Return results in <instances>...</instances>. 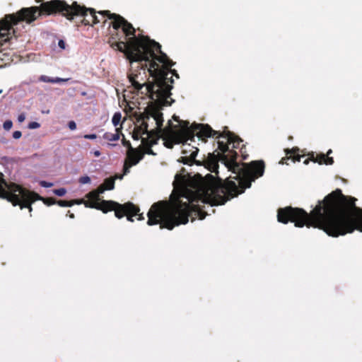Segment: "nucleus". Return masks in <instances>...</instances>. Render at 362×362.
Here are the masks:
<instances>
[{"instance_id":"1","label":"nucleus","mask_w":362,"mask_h":362,"mask_svg":"<svg viewBox=\"0 0 362 362\" xmlns=\"http://www.w3.org/2000/svg\"><path fill=\"white\" fill-rule=\"evenodd\" d=\"M194 127L195 129H200L199 136H204V139L216 137L226 140H218V148L223 153L221 160L225 166L229 171L236 174L234 178L238 180V185L228 178L223 181L221 178L216 179L208 174L206 180L201 177L194 184L193 189L184 188L179 197L171 205L164 201L154 203L147 214L148 226L160 224V228L172 230L176 226L186 224L189 217L192 221L196 216L204 219L206 213L202 211L195 202H201L211 206L223 205L230 199L243 193L245 189L251 187L252 182L264 175L265 164L262 160L243 164L237 162L238 154L235 151L230 150L229 145L231 144L233 148H240L243 140L238 136L228 130L223 132L214 130L209 124Z\"/></svg>"},{"instance_id":"2","label":"nucleus","mask_w":362,"mask_h":362,"mask_svg":"<svg viewBox=\"0 0 362 362\" xmlns=\"http://www.w3.org/2000/svg\"><path fill=\"white\" fill-rule=\"evenodd\" d=\"M356 200L337 189L319 201L310 214L305 211V226L322 229L334 238L362 232V208L356 206Z\"/></svg>"},{"instance_id":"3","label":"nucleus","mask_w":362,"mask_h":362,"mask_svg":"<svg viewBox=\"0 0 362 362\" xmlns=\"http://www.w3.org/2000/svg\"><path fill=\"white\" fill-rule=\"evenodd\" d=\"M101 13L114 19L112 23L114 32L110 34L107 41L112 49L124 53L131 63L144 62L150 64L158 61L163 64L162 66L159 65V68L167 72V77L171 73L179 78L176 70L170 69L175 62L161 50V45L158 42L151 40L148 36L136 37V29L122 16L115 13L111 14L109 11Z\"/></svg>"},{"instance_id":"4","label":"nucleus","mask_w":362,"mask_h":362,"mask_svg":"<svg viewBox=\"0 0 362 362\" xmlns=\"http://www.w3.org/2000/svg\"><path fill=\"white\" fill-rule=\"evenodd\" d=\"M40 3L39 6H30L22 8L18 11L12 14H7L0 21L1 33L5 35L6 41L9 38L11 32L15 35V30L13 26L17 25L19 22L24 21L28 24L33 23L40 16H51L60 14L69 21H73L75 18L83 17L81 23L85 25L93 26L102 21L105 17L108 15L101 13L105 11H96L93 8H87L83 5L78 4L76 1H73L69 4L64 0H51L44 2L43 0H35ZM110 13L112 14L110 11ZM110 26L112 27L113 18Z\"/></svg>"},{"instance_id":"5","label":"nucleus","mask_w":362,"mask_h":362,"mask_svg":"<svg viewBox=\"0 0 362 362\" xmlns=\"http://www.w3.org/2000/svg\"><path fill=\"white\" fill-rule=\"evenodd\" d=\"M166 71L159 68L157 62L141 64L134 70L132 69L128 78L134 90L156 100L163 105H170L168 98L171 95L174 80L167 77Z\"/></svg>"},{"instance_id":"6","label":"nucleus","mask_w":362,"mask_h":362,"mask_svg":"<svg viewBox=\"0 0 362 362\" xmlns=\"http://www.w3.org/2000/svg\"><path fill=\"white\" fill-rule=\"evenodd\" d=\"M0 198L6 199L13 206H19L21 209L27 208L31 213L32 204L42 199V197L16 183L7 182L3 173H0Z\"/></svg>"},{"instance_id":"7","label":"nucleus","mask_w":362,"mask_h":362,"mask_svg":"<svg viewBox=\"0 0 362 362\" xmlns=\"http://www.w3.org/2000/svg\"><path fill=\"white\" fill-rule=\"evenodd\" d=\"M154 104L148 105L144 112H135L134 116L136 117L137 122H141L140 129L142 130V133L145 134L148 132V123L147 120L150 119V117H153L156 124V129L155 131L158 132H167L170 131L168 129H163V113L160 112V108L159 106H164L156 100V98H154Z\"/></svg>"},{"instance_id":"8","label":"nucleus","mask_w":362,"mask_h":362,"mask_svg":"<svg viewBox=\"0 0 362 362\" xmlns=\"http://www.w3.org/2000/svg\"><path fill=\"white\" fill-rule=\"evenodd\" d=\"M103 192L100 191L98 187L96 189H94L86 194L88 200L84 201L83 199L82 203L86 207L96 209L102 211L106 214L108 211H112L114 209V205L116 204V202L112 200H102L100 201V194H103Z\"/></svg>"},{"instance_id":"9","label":"nucleus","mask_w":362,"mask_h":362,"mask_svg":"<svg viewBox=\"0 0 362 362\" xmlns=\"http://www.w3.org/2000/svg\"><path fill=\"white\" fill-rule=\"evenodd\" d=\"M173 119L174 121L177 122L178 125H174L170 120L168 121V125L170 129H177L178 127H180V131L182 135L186 140L194 141L195 136H197L199 139H202L204 142L206 141L204 139V136H199V129H195L194 126L200 125L201 124L194 123L191 126H189V122L187 121H183L180 119L178 116L174 115L173 116Z\"/></svg>"},{"instance_id":"10","label":"nucleus","mask_w":362,"mask_h":362,"mask_svg":"<svg viewBox=\"0 0 362 362\" xmlns=\"http://www.w3.org/2000/svg\"><path fill=\"white\" fill-rule=\"evenodd\" d=\"M113 208L112 211H115V215L117 218L127 216V220L130 222L134 221L133 217L136 216L140 211L137 206L130 202L123 204L116 202Z\"/></svg>"},{"instance_id":"11","label":"nucleus","mask_w":362,"mask_h":362,"mask_svg":"<svg viewBox=\"0 0 362 362\" xmlns=\"http://www.w3.org/2000/svg\"><path fill=\"white\" fill-rule=\"evenodd\" d=\"M185 139H186L185 138ZM187 141L188 140H185V142L183 143V148L182 151V153L183 154V156L178 160V161L182 163L185 165H192L194 163L197 165H200V162L195 159L199 152V149L197 147L192 146L191 144H187ZM189 141H191V140ZM194 141V140L192 141V142Z\"/></svg>"},{"instance_id":"12","label":"nucleus","mask_w":362,"mask_h":362,"mask_svg":"<svg viewBox=\"0 0 362 362\" xmlns=\"http://www.w3.org/2000/svg\"><path fill=\"white\" fill-rule=\"evenodd\" d=\"M144 153L136 148L129 150L126 160L124 165V173H129V168L136 165L141 160L144 158Z\"/></svg>"},{"instance_id":"13","label":"nucleus","mask_w":362,"mask_h":362,"mask_svg":"<svg viewBox=\"0 0 362 362\" xmlns=\"http://www.w3.org/2000/svg\"><path fill=\"white\" fill-rule=\"evenodd\" d=\"M223 155V153L217 152V154L214 153H209V156L205 160V166L206 168L210 170L211 173H215L216 175L218 174V161L221 160L223 163L224 162L221 160V156Z\"/></svg>"},{"instance_id":"14","label":"nucleus","mask_w":362,"mask_h":362,"mask_svg":"<svg viewBox=\"0 0 362 362\" xmlns=\"http://www.w3.org/2000/svg\"><path fill=\"white\" fill-rule=\"evenodd\" d=\"M332 153V151L329 149L327 154L320 153L317 155L316 156H314L313 153L310 155V157L308 158H306L303 163L307 165L309 163L310 160L313 161L314 163H318L319 164H325V165H332L334 163V159L332 157H329V155Z\"/></svg>"},{"instance_id":"15","label":"nucleus","mask_w":362,"mask_h":362,"mask_svg":"<svg viewBox=\"0 0 362 362\" xmlns=\"http://www.w3.org/2000/svg\"><path fill=\"white\" fill-rule=\"evenodd\" d=\"M286 156L285 158H281L280 163L281 164H286L288 165L287 160L291 159L293 163L300 162L301 158H303L304 156H300L299 152V148L297 147H294L291 149H286Z\"/></svg>"},{"instance_id":"16","label":"nucleus","mask_w":362,"mask_h":362,"mask_svg":"<svg viewBox=\"0 0 362 362\" xmlns=\"http://www.w3.org/2000/svg\"><path fill=\"white\" fill-rule=\"evenodd\" d=\"M160 132H158L154 129L148 131L146 134L148 135L147 139H142V144L144 146H153L157 144L158 140L159 139V134Z\"/></svg>"},{"instance_id":"17","label":"nucleus","mask_w":362,"mask_h":362,"mask_svg":"<svg viewBox=\"0 0 362 362\" xmlns=\"http://www.w3.org/2000/svg\"><path fill=\"white\" fill-rule=\"evenodd\" d=\"M115 177H110L105 179L103 183H102L99 187L100 192H105V190H112L115 187Z\"/></svg>"},{"instance_id":"18","label":"nucleus","mask_w":362,"mask_h":362,"mask_svg":"<svg viewBox=\"0 0 362 362\" xmlns=\"http://www.w3.org/2000/svg\"><path fill=\"white\" fill-rule=\"evenodd\" d=\"M69 78H51L45 75H42L39 78V81L45 83H57L61 82H66L69 81Z\"/></svg>"},{"instance_id":"19","label":"nucleus","mask_w":362,"mask_h":362,"mask_svg":"<svg viewBox=\"0 0 362 362\" xmlns=\"http://www.w3.org/2000/svg\"><path fill=\"white\" fill-rule=\"evenodd\" d=\"M120 134H122L121 129L116 128L115 133L106 132L103 134V138L110 141H115L119 139Z\"/></svg>"},{"instance_id":"20","label":"nucleus","mask_w":362,"mask_h":362,"mask_svg":"<svg viewBox=\"0 0 362 362\" xmlns=\"http://www.w3.org/2000/svg\"><path fill=\"white\" fill-rule=\"evenodd\" d=\"M83 199H74L71 201H66V200H59L57 201V204L62 206V207H70L72 206L74 204H82Z\"/></svg>"},{"instance_id":"21","label":"nucleus","mask_w":362,"mask_h":362,"mask_svg":"<svg viewBox=\"0 0 362 362\" xmlns=\"http://www.w3.org/2000/svg\"><path fill=\"white\" fill-rule=\"evenodd\" d=\"M185 182H186V179H185V177L184 175H182L180 174H177L175 177V181H174V185H175V183H177L180 185H185Z\"/></svg>"},{"instance_id":"22","label":"nucleus","mask_w":362,"mask_h":362,"mask_svg":"<svg viewBox=\"0 0 362 362\" xmlns=\"http://www.w3.org/2000/svg\"><path fill=\"white\" fill-rule=\"evenodd\" d=\"M38 200L42 201L44 202V204H45L47 206H51V205L57 204V200L53 197L45 198V197H42V199H38Z\"/></svg>"},{"instance_id":"23","label":"nucleus","mask_w":362,"mask_h":362,"mask_svg":"<svg viewBox=\"0 0 362 362\" xmlns=\"http://www.w3.org/2000/svg\"><path fill=\"white\" fill-rule=\"evenodd\" d=\"M121 113L119 112H115L112 117V122L115 127H117L121 120Z\"/></svg>"},{"instance_id":"24","label":"nucleus","mask_w":362,"mask_h":362,"mask_svg":"<svg viewBox=\"0 0 362 362\" xmlns=\"http://www.w3.org/2000/svg\"><path fill=\"white\" fill-rule=\"evenodd\" d=\"M144 134L142 133V130L140 129V126L137 127V129L136 132L133 133L132 138L134 140H139L141 137V135Z\"/></svg>"},{"instance_id":"25","label":"nucleus","mask_w":362,"mask_h":362,"mask_svg":"<svg viewBox=\"0 0 362 362\" xmlns=\"http://www.w3.org/2000/svg\"><path fill=\"white\" fill-rule=\"evenodd\" d=\"M53 193L59 197H62L66 193L65 188L55 189L53 190Z\"/></svg>"},{"instance_id":"26","label":"nucleus","mask_w":362,"mask_h":362,"mask_svg":"<svg viewBox=\"0 0 362 362\" xmlns=\"http://www.w3.org/2000/svg\"><path fill=\"white\" fill-rule=\"evenodd\" d=\"M13 127V122L11 120H6L3 124V127L6 131L10 130Z\"/></svg>"},{"instance_id":"27","label":"nucleus","mask_w":362,"mask_h":362,"mask_svg":"<svg viewBox=\"0 0 362 362\" xmlns=\"http://www.w3.org/2000/svg\"><path fill=\"white\" fill-rule=\"evenodd\" d=\"M78 182L81 183V184H88V183H90V177L86 175V176H82L79 178L78 180Z\"/></svg>"},{"instance_id":"28","label":"nucleus","mask_w":362,"mask_h":362,"mask_svg":"<svg viewBox=\"0 0 362 362\" xmlns=\"http://www.w3.org/2000/svg\"><path fill=\"white\" fill-rule=\"evenodd\" d=\"M144 147H145V150H144V152H143L144 154L146 153V154L153 155V156L156 155V153L153 152V151L151 148L152 146H144Z\"/></svg>"},{"instance_id":"29","label":"nucleus","mask_w":362,"mask_h":362,"mask_svg":"<svg viewBox=\"0 0 362 362\" xmlns=\"http://www.w3.org/2000/svg\"><path fill=\"white\" fill-rule=\"evenodd\" d=\"M122 136H123V139H122V144H123L124 146L127 147V148H129V150H132V148H132V145H131L130 141H129L126 140V139L124 138V135H122Z\"/></svg>"},{"instance_id":"30","label":"nucleus","mask_w":362,"mask_h":362,"mask_svg":"<svg viewBox=\"0 0 362 362\" xmlns=\"http://www.w3.org/2000/svg\"><path fill=\"white\" fill-rule=\"evenodd\" d=\"M40 126V124L37 122H32L28 124V128L31 129L39 128Z\"/></svg>"},{"instance_id":"31","label":"nucleus","mask_w":362,"mask_h":362,"mask_svg":"<svg viewBox=\"0 0 362 362\" xmlns=\"http://www.w3.org/2000/svg\"><path fill=\"white\" fill-rule=\"evenodd\" d=\"M40 185L43 187H51L53 186V183L48 182H46V181H40Z\"/></svg>"},{"instance_id":"32","label":"nucleus","mask_w":362,"mask_h":362,"mask_svg":"<svg viewBox=\"0 0 362 362\" xmlns=\"http://www.w3.org/2000/svg\"><path fill=\"white\" fill-rule=\"evenodd\" d=\"M164 145L168 148H172L173 147L174 143L171 140H167L164 142Z\"/></svg>"},{"instance_id":"33","label":"nucleus","mask_w":362,"mask_h":362,"mask_svg":"<svg viewBox=\"0 0 362 362\" xmlns=\"http://www.w3.org/2000/svg\"><path fill=\"white\" fill-rule=\"evenodd\" d=\"M68 127L71 130H75L76 129V124L74 121H70L68 123Z\"/></svg>"},{"instance_id":"34","label":"nucleus","mask_w":362,"mask_h":362,"mask_svg":"<svg viewBox=\"0 0 362 362\" xmlns=\"http://www.w3.org/2000/svg\"><path fill=\"white\" fill-rule=\"evenodd\" d=\"M22 136V133L21 131H15L13 133V137L15 139H20Z\"/></svg>"},{"instance_id":"35","label":"nucleus","mask_w":362,"mask_h":362,"mask_svg":"<svg viewBox=\"0 0 362 362\" xmlns=\"http://www.w3.org/2000/svg\"><path fill=\"white\" fill-rule=\"evenodd\" d=\"M83 138H85L86 139H95L97 138V135L95 134H85L83 136Z\"/></svg>"},{"instance_id":"36","label":"nucleus","mask_w":362,"mask_h":362,"mask_svg":"<svg viewBox=\"0 0 362 362\" xmlns=\"http://www.w3.org/2000/svg\"><path fill=\"white\" fill-rule=\"evenodd\" d=\"M25 119V115L24 113H21L18 116V122L21 123L24 122Z\"/></svg>"},{"instance_id":"37","label":"nucleus","mask_w":362,"mask_h":362,"mask_svg":"<svg viewBox=\"0 0 362 362\" xmlns=\"http://www.w3.org/2000/svg\"><path fill=\"white\" fill-rule=\"evenodd\" d=\"M66 43L63 40H59L58 42V46L62 49H65Z\"/></svg>"},{"instance_id":"38","label":"nucleus","mask_w":362,"mask_h":362,"mask_svg":"<svg viewBox=\"0 0 362 362\" xmlns=\"http://www.w3.org/2000/svg\"><path fill=\"white\" fill-rule=\"evenodd\" d=\"M136 216H138V218L137 219L139 221H142V220L144 219V216L143 214H139V212Z\"/></svg>"},{"instance_id":"39","label":"nucleus","mask_w":362,"mask_h":362,"mask_svg":"<svg viewBox=\"0 0 362 362\" xmlns=\"http://www.w3.org/2000/svg\"><path fill=\"white\" fill-rule=\"evenodd\" d=\"M93 155H94L95 157H98V156H100V154H101V153H100V151H98V150H95V151H93Z\"/></svg>"},{"instance_id":"40","label":"nucleus","mask_w":362,"mask_h":362,"mask_svg":"<svg viewBox=\"0 0 362 362\" xmlns=\"http://www.w3.org/2000/svg\"><path fill=\"white\" fill-rule=\"evenodd\" d=\"M69 217H70L71 218H74V214H71L69 215Z\"/></svg>"},{"instance_id":"41","label":"nucleus","mask_w":362,"mask_h":362,"mask_svg":"<svg viewBox=\"0 0 362 362\" xmlns=\"http://www.w3.org/2000/svg\"><path fill=\"white\" fill-rule=\"evenodd\" d=\"M106 21H107L106 19H105L103 22V23H105Z\"/></svg>"}]
</instances>
